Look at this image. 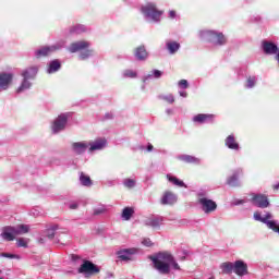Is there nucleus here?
Segmentation results:
<instances>
[{
    "label": "nucleus",
    "mask_w": 279,
    "mask_h": 279,
    "mask_svg": "<svg viewBox=\"0 0 279 279\" xmlns=\"http://www.w3.org/2000/svg\"><path fill=\"white\" fill-rule=\"evenodd\" d=\"M149 259L153 263L154 269L161 274V276H169V274H171V267L177 271L181 269L173 254L167 251L149 256Z\"/></svg>",
    "instance_id": "f257e3e1"
},
{
    "label": "nucleus",
    "mask_w": 279,
    "mask_h": 279,
    "mask_svg": "<svg viewBox=\"0 0 279 279\" xmlns=\"http://www.w3.org/2000/svg\"><path fill=\"white\" fill-rule=\"evenodd\" d=\"M88 47H90V43L86 40L75 41L72 43L69 47L70 53H77V51L81 52L82 60H86V58H89L90 53H93V50H89Z\"/></svg>",
    "instance_id": "f03ea898"
},
{
    "label": "nucleus",
    "mask_w": 279,
    "mask_h": 279,
    "mask_svg": "<svg viewBox=\"0 0 279 279\" xmlns=\"http://www.w3.org/2000/svg\"><path fill=\"white\" fill-rule=\"evenodd\" d=\"M38 74V68L37 66H31L22 72L23 82L21 86L17 88V93H23V90H27L32 86V83H29V80H34L36 75Z\"/></svg>",
    "instance_id": "7ed1b4c3"
},
{
    "label": "nucleus",
    "mask_w": 279,
    "mask_h": 279,
    "mask_svg": "<svg viewBox=\"0 0 279 279\" xmlns=\"http://www.w3.org/2000/svg\"><path fill=\"white\" fill-rule=\"evenodd\" d=\"M202 38L204 40H207V43H216V45H226L228 43V39L226 38V35L223 33H217L215 31H205L201 33Z\"/></svg>",
    "instance_id": "20e7f679"
},
{
    "label": "nucleus",
    "mask_w": 279,
    "mask_h": 279,
    "mask_svg": "<svg viewBox=\"0 0 279 279\" xmlns=\"http://www.w3.org/2000/svg\"><path fill=\"white\" fill-rule=\"evenodd\" d=\"M142 12L147 16L148 19H153L155 23H158L160 21L161 14H163V11H160L156 8V4L149 3L145 7H142Z\"/></svg>",
    "instance_id": "39448f33"
},
{
    "label": "nucleus",
    "mask_w": 279,
    "mask_h": 279,
    "mask_svg": "<svg viewBox=\"0 0 279 279\" xmlns=\"http://www.w3.org/2000/svg\"><path fill=\"white\" fill-rule=\"evenodd\" d=\"M251 203L257 208H269L270 206L269 196L266 194H252Z\"/></svg>",
    "instance_id": "423d86ee"
},
{
    "label": "nucleus",
    "mask_w": 279,
    "mask_h": 279,
    "mask_svg": "<svg viewBox=\"0 0 279 279\" xmlns=\"http://www.w3.org/2000/svg\"><path fill=\"white\" fill-rule=\"evenodd\" d=\"M198 204L205 215H210V213L217 210V203L210 198L198 197Z\"/></svg>",
    "instance_id": "0eeeda50"
},
{
    "label": "nucleus",
    "mask_w": 279,
    "mask_h": 279,
    "mask_svg": "<svg viewBox=\"0 0 279 279\" xmlns=\"http://www.w3.org/2000/svg\"><path fill=\"white\" fill-rule=\"evenodd\" d=\"M78 274H87L88 276H95L99 274L100 269L90 260H83V264L78 268Z\"/></svg>",
    "instance_id": "6e6552de"
},
{
    "label": "nucleus",
    "mask_w": 279,
    "mask_h": 279,
    "mask_svg": "<svg viewBox=\"0 0 279 279\" xmlns=\"http://www.w3.org/2000/svg\"><path fill=\"white\" fill-rule=\"evenodd\" d=\"M263 51L266 56H278L279 53V48L276 44L271 41H266L264 40L262 43Z\"/></svg>",
    "instance_id": "1a4fd4ad"
},
{
    "label": "nucleus",
    "mask_w": 279,
    "mask_h": 279,
    "mask_svg": "<svg viewBox=\"0 0 279 279\" xmlns=\"http://www.w3.org/2000/svg\"><path fill=\"white\" fill-rule=\"evenodd\" d=\"M66 121H68L66 114L59 116L52 124V132L54 134H58V132H62V130L66 128Z\"/></svg>",
    "instance_id": "9d476101"
},
{
    "label": "nucleus",
    "mask_w": 279,
    "mask_h": 279,
    "mask_svg": "<svg viewBox=\"0 0 279 279\" xmlns=\"http://www.w3.org/2000/svg\"><path fill=\"white\" fill-rule=\"evenodd\" d=\"M233 271L236 276L243 277L247 276V264L243 260H236L233 264Z\"/></svg>",
    "instance_id": "9b49d317"
},
{
    "label": "nucleus",
    "mask_w": 279,
    "mask_h": 279,
    "mask_svg": "<svg viewBox=\"0 0 279 279\" xmlns=\"http://www.w3.org/2000/svg\"><path fill=\"white\" fill-rule=\"evenodd\" d=\"M137 250L136 248H124V250H120L117 252V256L119 258V260H132V256H134V254H136Z\"/></svg>",
    "instance_id": "f8f14e48"
},
{
    "label": "nucleus",
    "mask_w": 279,
    "mask_h": 279,
    "mask_svg": "<svg viewBox=\"0 0 279 279\" xmlns=\"http://www.w3.org/2000/svg\"><path fill=\"white\" fill-rule=\"evenodd\" d=\"M1 236L4 241H14L16 239V228L4 227Z\"/></svg>",
    "instance_id": "ddd939ff"
},
{
    "label": "nucleus",
    "mask_w": 279,
    "mask_h": 279,
    "mask_svg": "<svg viewBox=\"0 0 279 279\" xmlns=\"http://www.w3.org/2000/svg\"><path fill=\"white\" fill-rule=\"evenodd\" d=\"M175 202H178V198L175 197V194H173L172 192H165L163 193V196L161 197V204L163 206H167V205H173L175 204Z\"/></svg>",
    "instance_id": "4468645a"
},
{
    "label": "nucleus",
    "mask_w": 279,
    "mask_h": 279,
    "mask_svg": "<svg viewBox=\"0 0 279 279\" xmlns=\"http://www.w3.org/2000/svg\"><path fill=\"white\" fill-rule=\"evenodd\" d=\"M12 74H0V90H7L8 86H10V84L12 83Z\"/></svg>",
    "instance_id": "2eb2a0df"
},
{
    "label": "nucleus",
    "mask_w": 279,
    "mask_h": 279,
    "mask_svg": "<svg viewBox=\"0 0 279 279\" xmlns=\"http://www.w3.org/2000/svg\"><path fill=\"white\" fill-rule=\"evenodd\" d=\"M255 221H260L262 223H266L267 228H269V223H271L274 220L271 219V213H267L265 217L260 216V211H255L253 215Z\"/></svg>",
    "instance_id": "dca6fc26"
},
{
    "label": "nucleus",
    "mask_w": 279,
    "mask_h": 279,
    "mask_svg": "<svg viewBox=\"0 0 279 279\" xmlns=\"http://www.w3.org/2000/svg\"><path fill=\"white\" fill-rule=\"evenodd\" d=\"M215 119V116L213 114H206V113H198L193 118L194 123H208L213 122Z\"/></svg>",
    "instance_id": "f3484780"
},
{
    "label": "nucleus",
    "mask_w": 279,
    "mask_h": 279,
    "mask_svg": "<svg viewBox=\"0 0 279 279\" xmlns=\"http://www.w3.org/2000/svg\"><path fill=\"white\" fill-rule=\"evenodd\" d=\"M225 145L226 147H228L229 149H233L234 151H239L240 149L239 143L236 142V138H234V135H229L225 140Z\"/></svg>",
    "instance_id": "a211bd4d"
},
{
    "label": "nucleus",
    "mask_w": 279,
    "mask_h": 279,
    "mask_svg": "<svg viewBox=\"0 0 279 279\" xmlns=\"http://www.w3.org/2000/svg\"><path fill=\"white\" fill-rule=\"evenodd\" d=\"M58 48L56 46L52 47H44L36 51V58H45L52 53V51H56Z\"/></svg>",
    "instance_id": "6ab92c4d"
},
{
    "label": "nucleus",
    "mask_w": 279,
    "mask_h": 279,
    "mask_svg": "<svg viewBox=\"0 0 279 279\" xmlns=\"http://www.w3.org/2000/svg\"><path fill=\"white\" fill-rule=\"evenodd\" d=\"M106 147V138H98L90 144L89 151H97Z\"/></svg>",
    "instance_id": "aec40b11"
},
{
    "label": "nucleus",
    "mask_w": 279,
    "mask_h": 279,
    "mask_svg": "<svg viewBox=\"0 0 279 279\" xmlns=\"http://www.w3.org/2000/svg\"><path fill=\"white\" fill-rule=\"evenodd\" d=\"M72 149L75 151V154H84L86 149H88V144L83 143V142H76L72 144Z\"/></svg>",
    "instance_id": "412c9836"
},
{
    "label": "nucleus",
    "mask_w": 279,
    "mask_h": 279,
    "mask_svg": "<svg viewBox=\"0 0 279 279\" xmlns=\"http://www.w3.org/2000/svg\"><path fill=\"white\" fill-rule=\"evenodd\" d=\"M162 217H150L145 221L146 226H150V228H160V223H162Z\"/></svg>",
    "instance_id": "4be33fe9"
},
{
    "label": "nucleus",
    "mask_w": 279,
    "mask_h": 279,
    "mask_svg": "<svg viewBox=\"0 0 279 279\" xmlns=\"http://www.w3.org/2000/svg\"><path fill=\"white\" fill-rule=\"evenodd\" d=\"M179 160H182V162H186L187 165H199V158L191 155H182L179 157Z\"/></svg>",
    "instance_id": "5701e85b"
},
{
    "label": "nucleus",
    "mask_w": 279,
    "mask_h": 279,
    "mask_svg": "<svg viewBox=\"0 0 279 279\" xmlns=\"http://www.w3.org/2000/svg\"><path fill=\"white\" fill-rule=\"evenodd\" d=\"M147 50L145 49V46H140L135 49V58L137 60H147Z\"/></svg>",
    "instance_id": "b1692460"
},
{
    "label": "nucleus",
    "mask_w": 279,
    "mask_h": 279,
    "mask_svg": "<svg viewBox=\"0 0 279 279\" xmlns=\"http://www.w3.org/2000/svg\"><path fill=\"white\" fill-rule=\"evenodd\" d=\"M134 216V207H124L121 217L124 221H130Z\"/></svg>",
    "instance_id": "393cba45"
},
{
    "label": "nucleus",
    "mask_w": 279,
    "mask_h": 279,
    "mask_svg": "<svg viewBox=\"0 0 279 279\" xmlns=\"http://www.w3.org/2000/svg\"><path fill=\"white\" fill-rule=\"evenodd\" d=\"M222 274H232L234 271V264L232 262H225L220 265Z\"/></svg>",
    "instance_id": "a878e982"
},
{
    "label": "nucleus",
    "mask_w": 279,
    "mask_h": 279,
    "mask_svg": "<svg viewBox=\"0 0 279 279\" xmlns=\"http://www.w3.org/2000/svg\"><path fill=\"white\" fill-rule=\"evenodd\" d=\"M61 66H62V63H60V60L58 59L52 60L48 66V73H56L60 71Z\"/></svg>",
    "instance_id": "bb28decb"
},
{
    "label": "nucleus",
    "mask_w": 279,
    "mask_h": 279,
    "mask_svg": "<svg viewBox=\"0 0 279 279\" xmlns=\"http://www.w3.org/2000/svg\"><path fill=\"white\" fill-rule=\"evenodd\" d=\"M166 47H167L169 53H177V51L180 49V43H178V41H168L166 44Z\"/></svg>",
    "instance_id": "cd10ccee"
},
{
    "label": "nucleus",
    "mask_w": 279,
    "mask_h": 279,
    "mask_svg": "<svg viewBox=\"0 0 279 279\" xmlns=\"http://www.w3.org/2000/svg\"><path fill=\"white\" fill-rule=\"evenodd\" d=\"M80 182L83 186H93V181L90 177L86 175L84 172H81Z\"/></svg>",
    "instance_id": "c85d7f7f"
},
{
    "label": "nucleus",
    "mask_w": 279,
    "mask_h": 279,
    "mask_svg": "<svg viewBox=\"0 0 279 279\" xmlns=\"http://www.w3.org/2000/svg\"><path fill=\"white\" fill-rule=\"evenodd\" d=\"M15 228V234L16 236L21 235V234H27V232H29V226L27 225H20Z\"/></svg>",
    "instance_id": "c756f323"
},
{
    "label": "nucleus",
    "mask_w": 279,
    "mask_h": 279,
    "mask_svg": "<svg viewBox=\"0 0 279 279\" xmlns=\"http://www.w3.org/2000/svg\"><path fill=\"white\" fill-rule=\"evenodd\" d=\"M227 184L229 186H239V171L233 173V175H231L228 180H227Z\"/></svg>",
    "instance_id": "7c9ffc66"
},
{
    "label": "nucleus",
    "mask_w": 279,
    "mask_h": 279,
    "mask_svg": "<svg viewBox=\"0 0 279 279\" xmlns=\"http://www.w3.org/2000/svg\"><path fill=\"white\" fill-rule=\"evenodd\" d=\"M167 179L169 180V182H172L174 186L186 187V184H184V181H180V179H178L177 177H171L167 174Z\"/></svg>",
    "instance_id": "2f4dec72"
},
{
    "label": "nucleus",
    "mask_w": 279,
    "mask_h": 279,
    "mask_svg": "<svg viewBox=\"0 0 279 279\" xmlns=\"http://www.w3.org/2000/svg\"><path fill=\"white\" fill-rule=\"evenodd\" d=\"M159 99L167 101V104H173L175 101V98L172 96V94L159 96Z\"/></svg>",
    "instance_id": "473e14b6"
},
{
    "label": "nucleus",
    "mask_w": 279,
    "mask_h": 279,
    "mask_svg": "<svg viewBox=\"0 0 279 279\" xmlns=\"http://www.w3.org/2000/svg\"><path fill=\"white\" fill-rule=\"evenodd\" d=\"M124 186H126V189H134V186H136V181L133 179H126L124 180Z\"/></svg>",
    "instance_id": "72a5a7b5"
},
{
    "label": "nucleus",
    "mask_w": 279,
    "mask_h": 279,
    "mask_svg": "<svg viewBox=\"0 0 279 279\" xmlns=\"http://www.w3.org/2000/svg\"><path fill=\"white\" fill-rule=\"evenodd\" d=\"M71 34H80V32H84V26L82 25H76V26H73L71 29H70Z\"/></svg>",
    "instance_id": "f704fd0d"
},
{
    "label": "nucleus",
    "mask_w": 279,
    "mask_h": 279,
    "mask_svg": "<svg viewBox=\"0 0 279 279\" xmlns=\"http://www.w3.org/2000/svg\"><path fill=\"white\" fill-rule=\"evenodd\" d=\"M247 84V88H254L255 84H256V77H248L246 81Z\"/></svg>",
    "instance_id": "c9c22d12"
},
{
    "label": "nucleus",
    "mask_w": 279,
    "mask_h": 279,
    "mask_svg": "<svg viewBox=\"0 0 279 279\" xmlns=\"http://www.w3.org/2000/svg\"><path fill=\"white\" fill-rule=\"evenodd\" d=\"M56 230H58V227H53L52 230H48L47 238L53 239L56 236Z\"/></svg>",
    "instance_id": "e433bc0d"
},
{
    "label": "nucleus",
    "mask_w": 279,
    "mask_h": 279,
    "mask_svg": "<svg viewBox=\"0 0 279 279\" xmlns=\"http://www.w3.org/2000/svg\"><path fill=\"white\" fill-rule=\"evenodd\" d=\"M17 247H27V241L23 238L17 239Z\"/></svg>",
    "instance_id": "4c0bfd02"
},
{
    "label": "nucleus",
    "mask_w": 279,
    "mask_h": 279,
    "mask_svg": "<svg viewBox=\"0 0 279 279\" xmlns=\"http://www.w3.org/2000/svg\"><path fill=\"white\" fill-rule=\"evenodd\" d=\"M124 76L125 77H136V72L132 71V70H126L124 72Z\"/></svg>",
    "instance_id": "58836bf2"
},
{
    "label": "nucleus",
    "mask_w": 279,
    "mask_h": 279,
    "mask_svg": "<svg viewBox=\"0 0 279 279\" xmlns=\"http://www.w3.org/2000/svg\"><path fill=\"white\" fill-rule=\"evenodd\" d=\"M179 86H180V88H189V81H186V80H181V81L179 82Z\"/></svg>",
    "instance_id": "ea45409f"
},
{
    "label": "nucleus",
    "mask_w": 279,
    "mask_h": 279,
    "mask_svg": "<svg viewBox=\"0 0 279 279\" xmlns=\"http://www.w3.org/2000/svg\"><path fill=\"white\" fill-rule=\"evenodd\" d=\"M0 256L3 258H16V255L12 253H0Z\"/></svg>",
    "instance_id": "a19ab883"
},
{
    "label": "nucleus",
    "mask_w": 279,
    "mask_h": 279,
    "mask_svg": "<svg viewBox=\"0 0 279 279\" xmlns=\"http://www.w3.org/2000/svg\"><path fill=\"white\" fill-rule=\"evenodd\" d=\"M153 75L158 80L159 77H162V72L159 70H154Z\"/></svg>",
    "instance_id": "79ce46f5"
},
{
    "label": "nucleus",
    "mask_w": 279,
    "mask_h": 279,
    "mask_svg": "<svg viewBox=\"0 0 279 279\" xmlns=\"http://www.w3.org/2000/svg\"><path fill=\"white\" fill-rule=\"evenodd\" d=\"M104 213H106V209L99 208V209H95L94 215H104Z\"/></svg>",
    "instance_id": "37998d69"
},
{
    "label": "nucleus",
    "mask_w": 279,
    "mask_h": 279,
    "mask_svg": "<svg viewBox=\"0 0 279 279\" xmlns=\"http://www.w3.org/2000/svg\"><path fill=\"white\" fill-rule=\"evenodd\" d=\"M143 244L146 245V247H151V240L146 239L143 241Z\"/></svg>",
    "instance_id": "c03bdc74"
},
{
    "label": "nucleus",
    "mask_w": 279,
    "mask_h": 279,
    "mask_svg": "<svg viewBox=\"0 0 279 279\" xmlns=\"http://www.w3.org/2000/svg\"><path fill=\"white\" fill-rule=\"evenodd\" d=\"M169 16L170 19H175V11H170Z\"/></svg>",
    "instance_id": "a18cd8bd"
},
{
    "label": "nucleus",
    "mask_w": 279,
    "mask_h": 279,
    "mask_svg": "<svg viewBox=\"0 0 279 279\" xmlns=\"http://www.w3.org/2000/svg\"><path fill=\"white\" fill-rule=\"evenodd\" d=\"M70 208H71V210H75L77 208V204H71Z\"/></svg>",
    "instance_id": "49530a36"
},
{
    "label": "nucleus",
    "mask_w": 279,
    "mask_h": 279,
    "mask_svg": "<svg viewBox=\"0 0 279 279\" xmlns=\"http://www.w3.org/2000/svg\"><path fill=\"white\" fill-rule=\"evenodd\" d=\"M180 96H181V97H187L189 94H187L186 92H181V93H180Z\"/></svg>",
    "instance_id": "de8ad7c7"
},
{
    "label": "nucleus",
    "mask_w": 279,
    "mask_h": 279,
    "mask_svg": "<svg viewBox=\"0 0 279 279\" xmlns=\"http://www.w3.org/2000/svg\"><path fill=\"white\" fill-rule=\"evenodd\" d=\"M153 149H154V145L149 144V145L147 146V151H151Z\"/></svg>",
    "instance_id": "09e8293b"
},
{
    "label": "nucleus",
    "mask_w": 279,
    "mask_h": 279,
    "mask_svg": "<svg viewBox=\"0 0 279 279\" xmlns=\"http://www.w3.org/2000/svg\"><path fill=\"white\" fill-rule=\"evenodd\" d=\"M72 260H80V256L78 255H72Z\"/></svg>",
    "instance_id": "8fccbe9b"
},
{
    "label": "nucleus",
    "mask_w": 279,
    "mask_h": 279,
    "mask_svg": "<svg viewBox=\"0 0 279 279\" xmlns=\"http://www.w3.org/2000/svg\"><path fill=\"white\" fill-rule=\"evenodd\" d=\"M272 189H274V191H278V189H279V183L276 184V185H274Z\"/></svg>",
    "instance_id": "3c124183"
},
{
    "label": "nucleus",
    "mask_w": 279,
    "mask_h": 279,
    "mask_svg": "<svg viewBox=\"0 0 279 279\" xmlns=\"http://www.w3.org/2000/svg\"><path fill=\"white\" fill-rule=\"evenodd\" d=\"M38 243H45V239L40 238V239L38 240Z\"/></svg>",
    "instance_id": "603ef678"
},
{
    "label": "nucleus",
    "mask_w": 279,
    "mask_h": 279,
    "mask_svg": "<svg viewBox=\"0 0 279 279\" xmlns=\"http://www.w3.org/2000/svg\"><path fill=\"white\" fill-rule=\"evenodd\" d=\"M180 260H186V256L180 257Z\"/></svg>",
    "instance_id": "864d4df0"
},
{
    "label": "nucleus",
    "mask_w": 279,
    "mask_h": 279,
    "mask_svg": "<svg viewBox=\"0 0 279 279\" xmlns=\"http://www.w3.org/2000/svg\"><path fill=\"white\" fill-rule=\"evenodd\" d=\"M238 204H245V201H240L238 202Z\"/></svg>",
    "instance_id": "5fc2aeb1"
},
{
    "label": "nucleus",
    "mask_w": 279,
    "mask_h": 279,
    "mask_svg": "<svg viewBox=\"0 0 279 279\" xmlns=\"http://www.w3.org/2000/svg\"><path fill=\"white\" fill-rule=\"evenodd\" d=\"M0 279H3V278L0 277Z\"/></svg>",
    "instance_id": "6e6d98bb"
},
{
    "label": "nucleus",
    "mask_w": 279,
    "mask_h": 279,
    "mask_svg": "<svg viewBox=\"0 0 279 279\" xmlns=\"http://www.w3.org/2000/svg\"><path fill=\"white\" fill-rule=\"evenodd\" d=\"M0 274H1V270H0Z\"/></svg>",
    "instance_id": "4d7b16f0"
}]
</instances>
